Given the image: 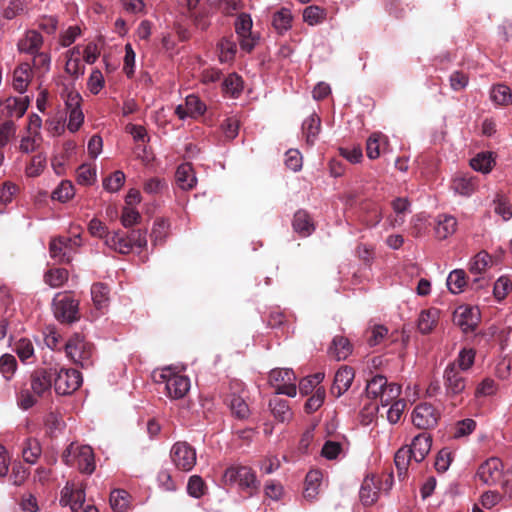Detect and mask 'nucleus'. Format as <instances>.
I'll return each mask as SVG.
<instances>
[{
  "instance_id": "nucleus-61",
  "label": "nucleus",
  "mask_w": 512,
  "mask_h": 512,
  "mask_svg": "<svg viewBox=\"0 0 512 512\" xmlns=\"http://www.w3.org/2000/svg\"><path fill=\"white\" fill-rule=\"evenodd\" d=\"M385 138L380 133H373L369 136L366 142V153L369 159H377L380 156V142Z\"/></svg>"
},
{
  "instance_id": "nucleus-16",
  "label": "nucleus",
  "mask_w": 512,
  "mask_h": 512,
  "mask_svg": "<svg viewBox=\"0 0 512 512\" xmlns=\"http://www.w3.org/2000/svg\"><path fill=\"white\" fill-rule=\"evenodd\" d=\"M85 502V491L83 488H74L73 484L67 483L61 492L60 504L70 506L73 512H78Z\"/></svg>"
},
{
  "instance_id": "nucleus-48",
  "label": "nucleus",
  "mask_w": 512,
  "mask_h": 512,
  "mask_svg": "<svg viewBox=\"0 0 512 512\" xmlns=\"http://www.w3.org/2000/svg\"><path fill=\"white\" fill-rule=\"evenodd\" d=\"M218 48L221 62H230L234 59L237 52V45L234 40L231 38H222L218 44Z\"/></svg>"
},
{
  "instance_id": "nucleus-47",
  "label": "nucleus",
  "mask_w": 512,
  "mask_h": 512,
  "mask_svg": "<svg viewBox=\"0 0 512 512\" xmlns=\"http://www.w3.org/2000/svg\"><path fill=\"white\" fill-rule=\"evenodd\" d=\"M388 385L387 379L383 375H375L366 385L367 397L378 399Z\"/></svg>"
},
{
  "instance_id": "nucleus-43",
  "label": "nucleus",
  "mask_w": 512,
  "mask_h": 512,
  "mask_svg": "<svg viewBox=\"0 0 512 512\" xmlns=\"http://www.w3.org/2000/svg\"><path fill=\"white\" fill-rule=\"evenodd\" d=\"M490 98L497 105L507 106L512 103L511 90L504 84L493 86L490 91Z\"/></svg>"
},
{
  "instance_id": "nucleus-39",
  "label": "nucleus",
  "mask_w": 512,
  "mask_h": 512,
  "mask_svg": "<svg viewBox=\"0 0 512 512\" xmlns=\"http://www.w3.org/2000/svg\"><path fill=\"white\" fill-rule=\"evenodd\" d=\"M3 106L7 109L9 116L21 118L28 108V100L26 98L9 97L5 100Z\"/></svg>"
},
{
  "instance_id": "nucleus-7",
  "label": "nucleus",
  "mask_w": 512,
  "mask_h": 512,
  "mask_svg": "<svg viewBox=\"0 0 512 512\" xmlns=\"http://www.w3.org/2000/svg\"><path fill=\"white\" fill-rule=\"evenodd\" d=\"M269 383L278 394L295 397L297 394L296 376L288 368L273 369L269 373Z\"/></svg>"
},
{
  "instance_id": "nucleus-55",
  "label": "nucleus",
  "mask_w": 512,
  "mask_h": 512,
  "mask_svg": "<svg viewBox=\"0 0 512 512\" xmlns=\"http://www.w3.org/2000/svg\"><path fill=\"white\" fill-rule=\"evenodd\" d=\"M17 370L16 358L11 354H3L0 357V372L6 380H10Z\"/></svg>"
},
{
  "instance_id": "nucleus-30",
  "label": "nucleus",
  "mask_w": 512,
  "mask_h": 512,
  "mask_svg": "<svg viewBox=\"0 0 512 512\" xmlns=\"http://www.w3.org/2000/svg\"><path fill=\"white\" fill-rule=\"evenodd\" d=\"M328 352L337 361L345 360L352 353V345L347 338L335 336Z\"/></svg>"
},
{
  "instance_id": "nucleus-29",
  "label": "nucleus",
  "mask_w": 512,
  "mask_h": 512,
  "mask_svg": "<svg viewBox=\"0 0 512 512\" xmlns=\"http://www.w3.org/2000/svg\"><path fill=\"white\" fill-rule=\"evenodd\" d=\"M105 244L109 248L121 254H128L131 252V245L128 239V234L120 231H115L112 232L111 235H107Z\"/></svg>"
},
{
  "instance_id": "nucleus-5",
  "label": "nucleus",
  "mask_w": 512,
  "mask_h": 512,
  "mask_svg": "<svg viewBox=\"0 0 512 512\" xmlns=\"http://www.w3.org/2000/svg\"><path fill=\"white\" fill-rule=\"evenodd\" d=\"M64 350L74 364L82 368L92 365L93 345L80 334H73L65 343Z\"/></svg>"
},
{
  "instance_id": "nucleus-64",
  "label": "nucleus",
  "mask_w": 512,
  "mask_h": 512,
  "mask_svg": "<svg viewBox=\"0 0 512 512\" xmlns=\"http://www.w3.org/2000/svg\"><path fill=\"white\" fill-rule=\"evenodd\" d=\"M343 452V446L340 442L328 440L324 443L321 455L328 459L334 460Z\"/></svg>"
},
{
  "instance_id": "nucleus-53",
  "label": "nucleus",
  "mask_w": 512,
  "mask_h": 512,
  "mask_svg": "<svg viewBox=\"0 0 512 512\" xmlns=\"http://www.w3.org/2000/svg\"><path fill=\"white\" fill-rule=\"evenodd\" d=\"M14 350L22 362H27L34 356V346L32 341L28 338L19 339L15 343Z\"/></svg>"
},
{
  "instance_id": "nucleus-12",
  "label": "nucleus",
  "mask_w": 512,
  "mask_h": 512,
  "mask_svg": "<svg viewBox=\"0 0 512 512\" xmlns=\"http://www.w3.org/2000/svg\"><path fill=\"white\" fill-rule=\"evenodd\" d=\"M444 386L448 397H455L464 392L467 384L466 378L458 370L455 363H449L443 374Z\"/></svg>"
},
{
  "instance_id": "nucleus-59",
  "label": "nucleus",
  "mask_w": 512,
  "mask_h": 512,
  "mask_svg": "<svg viewBox=\"0 0 512 512\" xmlns=\"http://www.w3.org/2000/svg\"><path fill=\"white\" fill-rule=\"evenodd\" d=\"M128 234V239L131 245V251L136 248L143 250L147 247V231L141 229H133Z\"/></svg>"
},
{
  "instance_id": "nucleus-33",
  "label": "nucleus",
  "mask_w": 512,
  "mask_h": 512,
  "mask_svg": "<svg viewBox=\"0 0 512 512\" xmlns=\"http://www.w3.org/2000/svg\"><path fill=\"white\" fill-rule=\"evenodd\" d=\"M69 278V272L65 268H51L44 274V282L51 288L62 287Z\"/></svg>"
},
{
  "instance_id": "nucleus-9",
  "label": "nucleus",
  "mask_w": 512,
  "mask_h": 512,
  "mask_svg": "<svg viewBox=\"0 0 512 512\" xmlns=\"http://www.w3.org/2000/svg\"><path fill=\"white\" fill-rule=\"evenodd\" d=\"M82 384V376L78 370L62 368L57 373L54 388L59 395H70Z\"/></svg>"
},
{
  "instance_id": "nucleus-46",
  "label": "nucleus",
  "mask_w": 512,
  "mask_h": 512,
  "mask_svg": "<svg viewBox=\"0 0 512 512\" xmlns=\"http://www.w3.org/2000/svg\"><path fill=\"white\" fill-rule=\"evenodd\" d=\"M110 505L114 512H127L129 509V494L125 490H113L110 494Z\"/></svg>"
},
{
  "instance_id": "nucleus-36",
  "label": "nucleus",
  "mask_w": 512,
  "mask_h": 512,
  "mask_svg": "<svg viewBox=\"0 0 512 512\" xmlns=\"http://www.w3.org/2000/svg\"><path fill=\"white\" fill-rule=\"evenodd\" d=\"M452 187L456 193L462 196H470L475 192L477 182L476 179L471 176H458L454 178Z\"/></svg>"
},
{
  "instance_id": "nucleus-6",
  "label": "nucleus",
  "mask_w": 512,
  "mask_h": 512,
  "mask_svg": "<svg viewBox=\"0 0 512 512\" xmlns=\"http://www.w3.org/2000/svg\"><path fill=\"white\" fill-rule=\"evenodd\" d=\"M55 317L67 323L79 319V302L68 293H58L53 299Z\"/></svg>"
},
{
  "instance_id": "nucleus-60",
  "label": "nucleus",
  "mask_w": 512,
  "mask_h": 512,
  "mask_svg": "<svg viewBox=\"0 0 512 512\" xmlns=\"http://www.w3.org/2000/svg\"><path fill=\"white\" fill-rule=\"evenodd\" d=\"M232 413L238 418H246L249 415V407L241 396L232 395L229 400Z\"/></svg>"
},
{
  "instance_id": "nucleus-44",
  "label": "nucleus",
  "mask_w": 512,
  "mask_h": 512,
  "mask_svg": "<svg viewBox=\"0 0 512 512\" xmlns=\"http://www.w3.org/2000/svg\"><path fill=\"white\" fill-rule=\"evenodd\" d=\"M490 263L491 256L482 250L470 260L469 271L472 274L480 275L486 271Z\"/></svg>"
},
{
  "instance_id": "nucleus-63",
  "label": "nucleus",
  "mask_w": 512,
  "mask_h": 512,
  "mask_svg": "<svg viewBox=\"0 0 512 512\" xmlns=\"http://www.w3.org/2000/svg\"><path fill=\"white\" fill-rule=\"evenodd\" d=\"M120 220L125 228H130L140 222L141 215L135 207L124 206Z\"/></svg>"
},
{
  "instance_id": "nucleus-27",
  "label": "nucleus",
  "mask_w": 512,
  "mask_h": 512,
  "mask_svg": "<svg viewBox=\"0 0 512 512\" xmlns=\"http://www.w3.org/2000/svg\"><path fill=\"white\" fill-rule=\"evenodd\" d=\"M91 298L96 309H106L110 302V288L102 282L94 283L91 287Z\"/></svg>"
},
{
  "instance_id": "nucleus-31",
  "label": "nucleus",
  "mask_w": 512,
  "mask_h": 512,
  "mask_svg": "<svg viewBox=\"0 0 512 512\" xmlns=\"http://www.w3.org/2000/svg\"><path fill=\"white\" fill-rule=\"evenodd\" d=\"M321 127V120L316 114H312L309 117H307L303 124H302V130L303 134L306 138V142L309 145H313Z\"/></svg>"
},
{
  "instance_id": "nucleus-24",
  "label": "nucleus",
  "mask_w": 512,
  "mask_h": 512,
  "mask_svg": "<svg viewBox=\"0 0 512 512\" xmlns=\"http://www.w3.org/2000/svg\"><path fill=\"white\" fill-rule=\"evenodd\" d=\"M457 220L454 216L441 214L437 216L435 234L440 240L447 239L456 232Z\"/></svg>"
},
{
  "instance_id": "nucleus-40",
  "label": "nucleus",
  "mask_w": 512,
  "mask_h": 512,
  "mask_svg": "<svg viewBox=\"0 0 512 512\" xmlns=\"http://www.w3.org/2000/svg\"><path fill=\"white\" fill-rule=\"evenodd\" d=\"M269 406L274 417L280 422H286L292 419V411L289 407L288 401L275 398L270 401Z\"/></svg>"
},
{
  "instance_id": "nucleus-1",
  "label": "nucleus",
  "mask_w": 512,
  "mask_h": 512,
  "mask_svg": "<svg viewBox=\"0 0 512 512\" xmlns=\"http://www.w3.org/2000/svg\"><path fill=\"white\" fill-rule=\"evenodd\" d=\"M52 387L51 374L46 369H37L30 374L29 385L21 387L17 395V404L28 410L38 402L39 398L50 393Z\"/></svg>"
},
{
  "instance_id": "nucleus-35",
  "label": "nucleus",
  "mask_w": 512,
  "mask_h": 512,
  "mask_svg": "<svg viewBox=\"0 0 512 512\" xmlns=\"http://www.w3.org/2000/svg\"><path fill=\"white\" fill-rule=\"evenodd\" d=\"M292 20L291 11L288 8H281L274 13L272 25L279 34H283L291 28Z\"/></svg>"
},
{
  "instance_id": "nucleus-58",
  "label": "nucleus",
  "mask_w": 512,
  "mask_h": 512,
  "mask_svg": "<svg viewBox=\"0 0 512 512\" xmlns=\"http://www.w3.org/2000/svg\"><path fill=\"white\" fill-rule=\"evenodd\" d=\"M401 394V386L396 383H390L386 386L383 393L379 396L382 406L392 404L394 401L399 400Z\"/></svg>"
},
{
  "instance_id": "nucleus-18",
  "label": "nucleus",
  "mask_w": 512,
  "mask_h": 512,
  "mask_svg": "<svg viewBox=\"0 0 512 512\" xmlns=\"http://www.w3.org/2000/svg\"><path fill=\"white\" fill-rule=\"evenodd\" d=\"M354 370L348 366H342L335 374L331 388L332 394L337 397L343 395L351 386L354 379Z\"/></svg>"
},
{
  "instance_id": "nucleus-10",
  "label": "nucleus",
  "mask_w": 512,
  "mask_h": 512,
  "mask_svg": "<svg viewBox=\"0 0 512 512\" xmlns=\"http://www.w3.org/2000/svg\"><path fill=\"white\" fill-rule=\"evenodd\" d=\"M439 418L440 413L429 403L418 404L411 415L414 426L423 430L434 428L437 425Z\"/></svg>"
},
{
  "instance_id": "nucleus-2",
  "label": "nucleus",
  "mask_w": 512,
  "mask_h": 512,
  "mask_svg": "<svg viewBox=\"0 0 512 512\" xmlns=\"http://www.w3.org/2000/svg\"><path fill=\"white\" fill-rule=\"evenodd\" d=\"M223 481L226 485H236L241 491L250 496L256 493L260 486L252 468L242 465L227 468L223 475Z\"/></svg>"
},
{
  "instance_id": "nucleus-21",
  "label": "nucleus",
  "mask_w": 512,
  "mask_h": 512,
  "mask_svg": "<svg viewBox=\"0 0 512 512\" xmlns=\"http://www.w3.org/2000/svg\"><path fill=\"white\" fill-rule=\"evenodd\" d=\"M293 230L301 237H308L315 231V224L309 213L303 209L295 212L292 220Z\"/></svg>"
},
{
  "instance_id": "nucleus-28",
  "label": "nucleus",
  "mask_w": 512,
  "mask_h": 512,
  "mask_svg": "<svg viewBox=\"0 0 512 512\" xmlns=\"http://www.w3.org/2000/svg\"><path fill=\"white\" fill-rule=\"evenodd\" d=\"M496 164V158L492 152H480L470 160V166L477 172L488 174Z\"/></svg>"
},
{
  "instance_id": "nucleus-8",
  "label": "nucleus",
  "mask_w": 512,
  "mask_h": 512,
  "mask_svg": "<svg viewBox=\"0 0 512 512\" xmlns=\"http://www.w3.org/2000/svg\"><path fill=\"white\" fill-rule=\"evenodd\" d=\"M170 457L178 470L189 472L196 465V450L187 442H176L170 451Z\"/></svg>"
},
{
  "instance_id": "nucleus-62",
  "label": "nucleus",
  "mask_w": 512,
  "mask_h": 512,
  "mask_svg": "<svg viewBox=\"0 0 512 512\" xmlns=\"http://www.w3.org/2000/svg\"><path fill=\"white\" fill-rule=\"evenodd\" d=\"M105 85V79L99 69L92 70L87 81V88L93 94L97 95Z\"/></svg>"
},
{
  "instance_id": "nucleus-4",
  "label": "nucleus",
  "mask_w": 512,
  "mask_h": 512,
  "mask_svg": "<svg viewBox=\"0 0 512 512\" xmlns=\"http://www.w3.org/2000/svg\"><path fill=\"white\" fill-rule=\"evenodd\" d=\"M155 381L165 383L167 395L172 399L183 398L190 390V379L185 375L176 373L171 367L154 372Z\"/></svg>"
},
{
  "instance_id": "nucleus-15",
  "label": "nucleus",
  "mask_w": 512,
  "mask_h": 512,
  "mask_svg": "<svg viewBox=\"0 0 512 512\" xmlns=\"http://www.w3.org/2000/svg\"><path fill=\"white\" fill-rule=\"evenodd\" d=\"M503 465L499 458L492 457L480 465L477 476L486 485L497 484L502 477Z\"/></svg>"
},
{
  "instance_id": "nucleus-49",
  "label": "nucleus",
  "mask_w": 512,
  "mask_h": 512,
  "mask_svg": "<svg viewBox=\"0 0 512 512\" xmlns=\"http://www.w3.org/2000/svg\"><path fill=\"white\" fill-rule=\"evenodd\" d=\"M243 89V81L235 73L229 74L223 81V90L231 97H237Z\"/></svg>"
},
{
  "instance_id": "nucleus-57",
  "label": "nucleus",
  "mask_w": 512,
  "mask_h": 512,
  "mask_svg": "<svg viewBox=\"0 0 512 512\" xmlns=\"http://www.w3.org/2000/svg\"><path fill=\"white\" fill-rule=\"evenodd\" d=\"M46 167V157L42 154H37L32 157L30 163L26 166L25 174L28 177L39 176Z\"/></svg>"
},
{
  "instance_id": "nucleus-37",
  "label": "nucleus",
  "mask_w": 512,
  "mask_h": 512,
  "mask_svg": "<svg viewBox=\"0 0 512 512\" xmlns=\"http://www.w3.org/2000/svg\"><path fill=\"white\" fill-rule=\"evenodd\" d=\"M61 97L63 98L68 111L81 108L82 97L80 93L74 88L73 83L64 85L61 92Z\"/></svg>"
},
{
  "instance_id": "nucleus-54",
  "label": "nucleus",
  "mask_w": 512,
  "mask_h": 512,
  "mask_svg": "<svg viewBox=\"0 0 512 512\" xmlns=\"http://www.w3.org/2000/svg\"><path fill=\"white\" fill-rule=\"evenodd\" d=\"M476 352L472 348H463L460 350L456 361L454 362L459 371L469 370L475 361Z\"/></svg>"
},
{
  "instance_id": "nucleus-38",
  "label": "nucleus",
  "mask_w": 512,
  "mask_h": 512,
  "mask_svg": "<svg viewBox=\"0 0 512 512\" xmlns=\"http://www.w3.org/2000/svg\"><path fill=\"white\" fill-rule=\"evenodd\" d=\"M438 314V310L436 309L422 311L418 317L419 331L423 334L430 333L438 321Z\"/></svg>"
},
{
  "instance_id": "nucleus-41",
  "label": "nucleus",
  "mask_w": 512,
  "mask_h": 512,
  "mask_svg": "<svg viewBox=\"0 0 512 512\" xmlns=\"http://www.w3.org/2000/svg\"><path fill=\"white\" fill-rule=\"evenodd\" d=\"M466 285V273L462 269L451 271L447 277V287L453 294H459Z\"/></svg>"
},
{
  "instance_id": "nucleus-42",
  "label": "nucleus",
  "mask_w": 512,
  "mask_h": 512,
  "mask_svg": "<svg viewBox=\"0 0 512 512\" xmlns=\"http://www.w3.org/2000/svg\"><path fill=\"white\" fill-rule=\"evenodd\" d=\"M326 16V10L317 5L307 6L303 11V20L310 26H315L324 22Z\"/></svg>"
},
{
  "instance_id": "nucleus-51",
  "label": "nucleus",
  "mask_w": 512,
  "mask_h": 512,
  "mask_svg": "<svg viewBox=\"0 0 512 512\" xmlns=\"http://www.w3.org/2000/svg\"><path fill=\"white\" fill-rule=\"evenodd\" d=\"M33 68L40 74L45 75L50 71L51 68V55L48 52H37L32 55Z\"/></svg>"
},
{
  "instance_id": "nucleus-23",
  "label": "nucleus",
  "mask_w": 512,
  "mask_h": 512,
  "mask_svg": "<svg viewBox=\"0 0 512 512\" xmlns=\"http://www.w3.org/2000/svg\"><path fill=\"white\" fill-rule=\"evenodd\" d=\"M79 47H73L66 53L65 72L74 79L80 78L85 72V66L80 59Z\"/></svg>"
},
{
  "instance_id": "nucleus-22",
  "label": "nucleus",
  "mask_w": 512,
  "mask_h": 512,
  "mask_svg": "<svg viewBox=\"0 0 512 512\" xmlns=\"http://www.w3.org/2000/svg\"><path fill=\"white\" fill-rule=\"evenodd\" d=\"M176 183L182 190H191L197 184L194 169L190 163L181 164L175 173Z\"/></svg>"
},
{
  "instance_id": "nucleus-11",
  "label": "nucleus",
  "mask_w": 512,
  "mask_h": 512,
  "mask_svg": "<svg viewBox=\"0 0 512 512\" xmlns=\"http://www.w3.org/2000/svg\"><path fill=\"white\" fill-rule=\"evenodd\" d=\"M73 245L79 246L80 239L57 237L50 241L49 254L58 263H70L73 256Z\"/></svg>"
},
{
  "instance_id": "nucleus-50",
  "label": "nucleus",
  "mask_w": 512,
  "mask_h": 512,
  "mask_svg": "<svg viewBox=\"0 0 512 512\" xmlns=\"http://www.w3.org/2000/svg\"><path fill=\"white\" fill-rule=\"evenodd\" d=\"M207 486L204 480L198 475H192L187 483L188 494L196 499L201 498L206 494Z\"/></svg>"
},
{
  "instance_id": "nucleus-45",
  "label": "nucleus",
  "mask_w": 512,
  "mask_h": 512,
  "mask_svg": "<svg viewBox=\"0 0 512 512\" xmlns=\"http://www.w3.org/2000/svg\"><path fill=\"white\" fill-rule=\"evenodd\" d=\"M75 195V189L71 181L62 180L51 194L53 200L66 203Z\"/></svg>"
},
{
  "instance_id": "nucleus-32",
  "label": "nucleus",
  "mask_w": 512,
  "mask_h": 512,
  "mask_svg": "<svg viewBox=\"0 0 512 512\" xmlns=\"http://www.w3.org/2000/svg\"><path fill=\"white\" fill-rule=\"evenodd\" d=\"M42 448L35 438H27L22 447V457L28 464H35L41 456Z\"/></svg>"
},
{
  "instance_id": "nucleus-14",
  "label": "nucleus",
  "mask_w": 512,
  "mask_h": 512,
  "mask_svg": "<svg viewBox=\"0 0 512 512\" xmlns=\"http://www.w3.org/2000/svg\"><path fill=\"white\" fill-rule=\"evenodd\" d=\"M206 104L195 95L190 94L185 98L184 104H179L175 109V114L180 120L186 118L196 119L206 112Z\"/></svg>"
},
{
  "instance_id": "nucleus-56",
  "label": "nucleus",
  "mask_w": 512,
  "mask_h": 512,
  "mask_svg": "<svg viewBox=\"0 0 512 512\" xmlns=\"http://www.w3.org/2000/svg\"><path fill=\"white\" fill-rule=\"evenodd\" d=\"M96 181V168L90 164H82L77 170V182L81 185H92Z\"/></svg>"
},
{
  "instance_id": "nucleus-25",
  "label": "nucleus",
  "mask_w": 512,
  "mask_h": 512,
  "mask_svg": "<svg viewBox=\"0 0 512 512\" xmlns=\"http://www.w3.org/2000/svg\"><path fill=\"white\" fill-rule=\"evenodd\" d=\"M323 475L319 470H311L305 477V487L303 496L308 501H313L317 498L320 486L322 483Z\"/></svg>"
},
{
  "instance_id": "nucleus-13",
  "label": "nucleus",
  "mask_w": 512,
  "mask_h": 512,
  "mask_svg": "<svg viewBox=\"0 0 512 512\" xmlns=\"http://www.w3.org/2000/svg\"><path fill=\"white\" fill-rule=\"evenodd\" d=\"M479 310L467 305L459 306L453 314V322L461 328L464 333L472 332L479 322Z\"/></svg>"
},
{
  "instance_id": "nucleus-20",
  "label": "nucleus",
  "mask_w": 512,
  "mask_h": 512,
  "mask_svg": "<svg viewBox=\"0 0 512 512\" xmlns=\"http://www.w3.org/2000/svg\"><path fill=\"white\" fill-rule=\"evenodd\" d=\"M380 482L376 479L375 476H367L361 485L359 496L361 502L366 505L370 506L373 505L379 496V486Z\"/></svg>"
},
{
  "instance_id": "nucleus-17",
  "label": "nucleus",
  "mask_w": 512,
  "mask_h": 512,
  "mask_svg": "<svg viewBox=\"0 0 512 512\" xmlns=\"http://www.w3.org/2000/svg\"><path fill=\"white\" fill-rule=\"evenodd\" d=\"M432 438L430 434L423 432L415 436L408 449L411 451L413 460L420 463L425 459L431 450Z\"/></svg>"
},
{
  "instance_id": "nucleus-19",
  "label": "nucleus",
  "mask_w": 512,
  "mask_h": 512,
  "mask_svg": "<svg viewBox=\"0 0 512 512\" xmlns=\"http://www.w3.org/2000/svg\"><path fill=\"white\" fill-rule=\"evenodd\" d=\"M44 44L43 36L36 30H28L19 40L17 47L22 53L33 55L40 51Z\"/></svg>"
},
{
  "instance_id": "nucleus-3",
  "label": "nucleus",
  "mask_w": 512,
  "mask_h": 512,
  "mask_svg": "<svg viewBox=\"0 0 512 512\" xmlns=\"http://www.w3.org/2000/svg\"><path fill=\"white\" fill-rule=\"evenodd\" d=\"M62 461L80 472L91 474L95 470L94 453L90 446L71 443L63 451Z\"/></svg>"
},
{
  "instance_id": "nucleus-52",
  "label": "nucleus",
  "mask_w": 512,
  "mask_h": 512,
  "mask_svg": "<svg viewBox=\"0 0 512 512\" xmlns=\"http://www.w3.org/2000/svg\"><path fill=\"white\" fill-rule=\"evenodd\" d=\"M124 182L125 174L117 170L103 180V188L110 193H115L122 188Z\"/></svg>"
},
{
  "instance_id": "nucleus-34",
  "label": "nucleus",
  "mask_w": 512,
  "mask_h": 512,
  "mask_svg": "<svg viewBox=\"0 0 512 512\" xmlns=\"http://www.w3.org/2000/svg\"><path fill=\"white\" fill-rule=\"evenodd\" d=\"M413 456L408 446L401 447L395 454L394 462L397 469L398 477L404 479Z\"/></svg>"
},
{
  "instance_id": "nucleus-26",
  "label": "nucleus",
  "mask_w": 512,
  "mask_h": 512,
  "mask_svg": "<svg viewBox=\"0 0 512 512\" xmlns=\"http://www.w3.org/2000/svg\"><path fill=\"white\" fill-rule=\"evenodd\" d=\"M32 79V68L29 63L20 64L13 73V87L19 93L27 90L28 84Z\"/></svg>"
}]
</instances>
